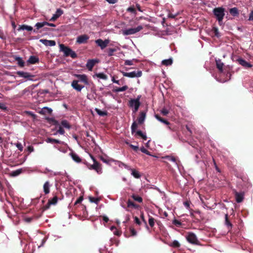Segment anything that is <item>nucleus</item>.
<instances>
[{
  "label": "nucleus",
  "instance_id": "f257e3e1",
  "mask_svg": "<svg viewBox=\"0 0 253 253\" xmlns=\"http://www.w3.org/2000/svg\"><path fill=\"white\" fill-rule=\"evenodd\" d=\"M213 13L219 25L223 24V19L225 15V9L222 7H215L213 9Z\"/></svg>",
  "mask_w": 253,
  "mask_h": 253
},
{
  "label": "nucleus",
  "instance_id": "f03ea898",
  "mask_svg": "<svg viewBox=\"0 0 253 253\" xmlns=\"http://www.w3.org/2000/svg\"><path fill=\"white\" fill-rule=\"evenodd\" d=\"M59 47L60 51L64 52L65 56H70L73 59L77 57L76 53L69 47L64 45L63 44H60Z\"/></svg>",
  "mask_w": 253,
  "mask_h": 253
},
{
  "label": "nucleus",
  "instance_id": "7ed1b4c3",
  "mask_svg": "<svg viewBox=\"0 0 253 253\" xmlns=\"http://www.w3.org/2000/svg\"><path fill=\"white\" fill-rule=\"evenodd\" d=\"M90 156L93 161V164L92 165H88V168L89 169L95 170L98 174L102 173V170L101 164L98 163L92 155Z\"/></svg>",
  "mask_w": 253,
  "mask_h": 253
},
{
  "label": "nucleus",
  "instance_id": "20e7f679",
  "mask_svg": "<svg viewBox=\"0 0 253 253\" xmlns=\"http://www.w3.org/2000/svg\"><path fill=\"white\" fill-rule=\"evenodd\" d=\"M186 239L188 242L192 244L197 245H201L196 235L192 232L188 233V235L186 236Z\"/></svg>",
  "mask_w": 253,
  "mask_h": 253
},
{
  "label": "nucleus",
  "instance_id": "39448f33",
  "mask_svg": "<svg viewBox=\"0 0 253 253\" xmlns=\"http://www.w3.org/2000/svg\"><path fill=\"white\" fill-rule=\"evenodd\" d=\"M121 73L124 76L131 78L135 77H140L142 75V72L141 71H134L129 73L121 71Z\"/></svg>",
  "mask_w": 253,
  "mask_h": 253
},
{
  "label": "nucleus",
  "instance_id": "423d86ee",
  "mask_svg": "<svg viewBox=\"0 0 253 253\" xmlns=\"http://www.w3.org/2000/svg\"><path fill=\"white\" fill-rule=\"evenodd\" d=\"M143 29V27L142 26H138L136 28H130L128 29H126L124 30L123 32V34L124 35H130L134 34L140 31H141Z\"/></svg>",
  "mask_w": 253,
  "mask_h": 253
},
{
  "label": "nucleus",
  "instance_id": "0eeeda50",
  "mask_svg": "<svg viewBox=\"0 0 253 253\" xmlns=\"http://www.w3.org/2000/svg\"><path fill=\"white\" fill-rule=\"evenodd\" d=\"M58 198L57 196H54L52 199H49L47 204L44 206V210L48 209L51 205H55L58 202Z\"/></svg>",
  "mask_w": 253,
  "mask_h": 253
},
{
  "label": "nucleus",
  "instance_id": "6e6552de",
  "mask_svg": "<svg viewBox=\"0 0 253 253\" xmlns=\"http://www.w3.org/2000/svg\"><path fill=\"white\" fill-rule=\"evenodd\" d=\"M89 37L88 35L84 34L78 37L76 42L79 44L85 43L87 42Z\"/></svg>",
  "mask_w": 253,
  "mask_h": 253
},
{
  "label": "nucleus",
  "instance_id": "1a4fd4ad",
  "mask_svg": "<svg viewBox=\"0 0 253 253\" xmlns=\"http://www.w3.org/2000/svg\"><path fill=\"white\" fill-rule=\"evenodd\" d=\"M236 61L238 62L240 65H242L243 67L246 68H252L253 67L252 64L249 62H248L242 58H238L236 59Z\"/></svg>",
  "mask_w": 253,
  "mask_h": 253
},
{
  "label": "nucleus",
  "instance_id": "9d476101",
  "mask_svg": "<svg viewBox=\"0 0 253 253\" xmlns=\"http://www.w3.org/2000/svg\"><path fill=\"white\" fill-rule=\"evenodd\" d=\"M95 42L102 49H104L109 43L108 40H105V41H103L101 39L95 40Z\"/></svg>",
  "mask_w": 253,
  "mask_h": 253
},
{
  "label": "nucleus",
  "instance_id": "9b49d317",
  "mask_svg": "<svg viewBox=\"0 0 253 253\" xmlns=\"http://www.w3.org/2000/svg\"><path fill=\"white\" fill-rule=\"evenodd\" d=\"M74 76L78 79V81H79V82H82L86 85L88 84V79L85 75L75 74Z\"/></svg>",
  "mask_w": 253,
  "mask_h": 253
},
{
  "label": "nucleus",
  "instance_id": "f8f14e48",
  "mask_svg": "<svg viewBox=\"0 0 253 253\" xmlns=\"http://www.w3.org/2000/svg\"><path fill=\"white\" fill-rule=\"evenodd\" d=\"M17 74L21 77L28 79L30 80H33V78L35 77V76L30 74L29 73L23 71H18L17 72Z\"/></svg>",
  "mask_w": 253,
  "mask_h": 253
},
{
  "label": "nucleus",
  "instance_id": "ddd939ff",
  "mask_svg": "<svg viewBox=\"0 0 253 253\" xmlns=\"http://www.w3.org/2000/svg\"><path fill=\"white\" fill-rule=\"evenodd\" d=\"M79 81L73 80L71 84L72 87L78 91H81L82 89L84 87V86L81 84H79L78 83Z\"/></svg>",
  "mask_w": 253,
  "mask_h": 253
},
{
  "label": "nucleus",
  "instance_id": "4468645a",
  "mask_svg": "<svg viewBox=\"0 0 253 253\" xmlns=\"http://www.w3.org/2000/svg\"><path fill=\"white\" fill-rule=\"evenodd\" d=\"M155 117L156 118V119L157 120H158L160 122H161V123H162L167 125L168 126V127L169 128V129L170 130H172V129L171 128V126H169L170 125V123L169 122H168L167 120L163 118L162 117H161L158 114H155Z\"/></svg>",
  "mask_w": 253,
  "mask_h": 253
},
{
  "label": "nucleus",
  "instance_id": "2eb2a0df",
  "mask_svg": "<svg viewBox=\"0 0 253 253\" xmlns=\"http://www.w3.org/2000/svg\"><path fill=\"white\" fill-rule=\"evenodd\" d=\"M97 62L98 61L97 60L89 59L86 63V67L89 71H91L92 70L93 67Z\"/></svg>",
  "mask_w": 253,
  "mask_h": 253
},
{
  "label": "nucleus",
  "instance_id": "dca6fc26",
  "mask_svg": "<svg viewBox=\"0 0 253 253\" xmlns=\"http://www.w3.org/2000/svg\"><path fill=\"white\" fill-rule=\"evenodd\" d=\"M40 42L43 43L46 46H54L56 44V42L53 40H47L46 39H41L40 40Z\"/></svg>",
  "mask_w": 253,
  "mask_h": 253
},
{
  "label": "nucleus",
  "instance_id": "f3484780",
  "mask_svg": "<svg viewBox=\"0 0 253 253\" xmlns=\"http://www.w3.org/2000/svg\"><path fill=\"white\" fill-rule=\"evenodd\" d=\"M234 193L235 194L236 202L238 203L242 202L244 199V193H239L236 190L234 191Z\"/></svg>",
  "mask_w": 253,
  "mask_h": 253
},
{
  "label": "nucleus",
  "instance_id": "a211bd4d",
  "mask_svg": "<svg viewBox=\"0 0 253 253\" xmlns=\"http://www.w3.org/2000/svg\"><path fill=\"white\" fill-rule=\"evenodd\" d=\"M63 13V11L59 8L57 9L56 13L54 14L52 17L50 19L51 21H55L57 18H58Z\"/></svg>",
  "mask_w": 253,
  "mask_h": 253
},
{
  "label": "nucleus",
  "instance_id": "6ab92c4d",
  "mask_svg": "<svg viewBox=\"0 0 253 253\" xmlns=\"http://www.w3.org/2000/svg\"><path fill=\"white\" fill-rule=\"evenodd\" d=\"M140 105L139 97H137L136 99H131L129 101V106L130 107H135L137 106H140Z\"/></svg>",
  "mask_w": 253,
  "mask_h": 253
},
{
  "label": "nucleus",
  "instance_id": "aec40b11",
  "mask_svg": "<svg viewBox=\"0 0 253 253\" xmlns=\"http://www.w3.org/2000/svg\"><path fill=\"white\" fill-rule=\"evenodd\" d=\"M51 186L49 181H46L43 185V192L45 195L48 194L50 192V187Z\"/></svg>",
  "mask_w": 253,
  "mask_h": 253
},
{
  "label": "nucleus",
  "instance_id": "412c9836",
  "mask_svg": "<svg viewBox=\"0 0 253 253\" xmlns=\"http://www.w3.org/2000/svg\"><path fill=\"white\" fill-rule=\"evenodd\" d=\"M46 24H47L46 23V21L37 23L35 25L36 29L34 30V32L35 33H37L39 29L46 26Z\"/></svg>",
  "mask_w": 253,
  "mask_h": 253
},
{
  "label": "nucleus",
  "instance_id": "4be33fe9",
  "mask_svg": "<svg viewBox=\"0 0 253 253\" xmlns=\"http://www.w3.org/2000/svg\"><path fill=\"white\" fill-rule=\"evenodd\" d=\"M52 110L48 107H43L40 112V114L42 115H50L51 114Z\"/></svg>",
  "mask_w": 253,
  "mask_h": 253
},
{
  "label": "nucleus",
  "instance_id": "5701e85b",
  "mask_svg": "<svg viewBox=\"0 0 253 253\" xmlns=\"http://www.w3.org/2000/svg\"><path fill=\"white\" fill-rule=\"evenodd\" d=\"M146 117V113L144 112H141L139 115V116L138 117L137 119L138 123L139 124L141 125L142 124L145 119Z\"/></svg>",
  "mask_w": 253,
  "mask_h": 253
},
{
  "label": "nucleus",
  "instance_id": "b1692460",
  "mask_svg": "<svg viewBox=\"0 0 253 253\" xmlns=\"http://www.w3.org/2000/svg\"><path fill=\"white\" fill-rule=\"evenodd\" d=\"M39 59L38 57L36 56H31L28 60V62L32 64L39 63Z\"/></svg>",
  "mask_w": 253,
  "mask_h": 253
},
{
  "label": "nucleus",
  "instance_id": "393cba45",
  "mask_svg": "<svg viewBox=\"0 0 253 253\" xmlns=\"http://www.w3.org/2000/svg\"><path fill=\"white\" fill-rule=\"evenodd\" d=\"M229 13L233 16H238L239 15V12L237 7H233L229 9Z\"/></svg>",
  "mask_w": 253,
  "mask_h": 253
},
{
  "label": "nucleus",
  "instance_id": "a878e982",
  "mask_svg": "<svg viewBox=\"0 0 253 253\" xmlns=\"http://www.w3.org/2000/svg\"><path fill=\"white\" fill-rule=\"evenodd\" d=\"M216 65L217 68L219 70L220 73H223V63L220 60H216Z\"/></svg>",
  "mask_w": 253,
  "mask_h": 253
},
{
  "label": "nucleus",
  "instance_id": "bb28decb",
  "mask_svg": "<svg viewBox=\"0 0 253 253\" xmlns=\"http://www.w3.org/2000/svg\"><path fill=\"white\" fill-rule=\"evenodd\" d=\"M14 59L15 60V61H17L18 66H19L21 67H23L24 66L25 62L22 60V58L16 56L14 57Z\"/></svg>",
  "mask_w": 253,
  "mask_h": 253
},
{
  "label": "nucleus",
  "instance_id": "cd10ccee",
  "mask_svg": "<svg viewBox=\"0 0 253 253\" xmlns=\"http://www.w3.org/2000/svg\"><path fill=\"white\" fill-rule=\"evenodd\" d=\"M73 160L77 163H80L81 162V159L80 157L75 153L72 152L70 154Z\"/></svg>",
  "mask_w": 253,
  "mask_h": 253
},
{
  "label": "nucleus",
  "instance_id": "c85d7f7f",
  "mask_svg": "<svg viewBox=\"0 0 253 253\" xmlns=\"http://www.w3.org/2000/svg\"><path fill=\"white\" fill-rule=\"evenodd\" d=\"M127 207L128 208H133L136 209H138L139 206L129 199L127 202Z\"/></svg>",
  "mask_w": 253,
  "mask_h": 253
},
{
  "label": "nucleus",
  "instance_id": "c756f323",
  "mask_svg": "<svg viewBox=\"0 0 253 253\" xmlns=\"http://www.w3.org/2000/svg\"><path fill=\"white\" fill-rule=\"evenodd\" d=\"M26 30L28 31H31L33 30V28L32 27L26 25H22L19 26V28L18 29V30Z\"/></svg>",
  "mask_w": 253,
  "mask_h": 253
},
{
  "label": "nucleus",
  "instance_id": "7c9ffc66",
  "mask_svg": "<svg viewBox=\"0 0 253 253\" xmlns=\"http://www.w3.org/2000/svg\"><path fill=\"white\" fill-rule=\"evenodd\" d=\"M128 86L127 85H124L123 87H116V88H114L113 91L114 92H119L121 91H126L128 89Z\"/></svg>",
  "mask_w": 253,
  "mask_h": 253
},
{
  "label": "nucleus",
  "instance_id": "2f4dec72",
  "mask_svg": "<svg viewBox=\"0 0 253 253\" xmlns=\"http://www.w3.org/2000/svg\"><path fill=\"white\" fill-rule=\"evenodd\" d=\"M46 141L47 143H58V144H61L62 143V142L60 140H59L58 139H56L54 138H50V137L47 138Z\"/></svg>",
  "mask_w": 253,
  "mask_h": 253
},
{
  "label": "nucleus",
  "instance_id": "473e14b6",
  "mask_svg": "<svg viewBox=\"0 0 253 253\" xmlns=\"http://www.w3.org/2000/svg\"><path fill=\"white\" fill-rule=\"evenodd\" d=\"M225 223L226 225L227 226L228 229H231L232 224H231V223L230 222V221H229V220L228 219V215L227 214H225Z\"/></svg>",
  "mask_w": 253,
  "mask_h": 253
},
{
  "label": "nucleus",
  "instance_id": "72a5a7b5",
  "mask_svg": "<svg viewBox=\"0 0 253 253\" xmlns=\"http://www.w3.org/2000/svg\"><path fill=\"white\" fill-rule=\"evenodd\" d=\"M130 170L131 171V174L136 178H139L141 177V175L140 174L139 172L135 170V169H130Z\"/></svg>",
  "mask_w": 253,
  "mask_h": 253
},
{
  "label": "nucleus",
  "instance_id": "f704fd0d",
  "mask_svg": "<svg viewBox=\"0 0 253 253\" xmlns=\"http://www.w3.org/2000/svg\"><path fill=\"white\" fill-rule=\"evenodd\" d=\"M61 126L65 128L68 129H70L71 128V126L67 120H62L61 122Z\"/></svg>",
  "mask_w": 253,
  "mask_h": 253
},
{
  "label": "nucleus",
  "instance_id": "c9c22d12",
  "mask_svg": "<svg viewBox=\"0 0 253 253\" xmlns=\"http://www.w3.org/2000/svg\"><path fill=\"white\" fill-rule=\"evenodd\" d=\"M131 198L135 201L138 203H142L143 201L142 198L139 196L138 195H136L135 194H132L131 195Z\"/></svg>",
  "mask_w": 253,
  "mask_h": 253
},
{
  "label": "nucleus",
  "instance_id": "e433bc0d",
  "mask_svg": "<svg viewBox=\"0 0 253 253\" xmlns=\"http://www.w3.org/2000/svg\"><path fill=\"white\" fill-rule=\"evenodd\" d=\"M136 135L141 137L143 140H146L147 139V137L145 134L143 133L141 130H138L136 132Z\"/></svg>",
  "mask_w": 253,
  "mask_h": 253
},
{
  "label": "nucleus",
  "instance_id": "4c0bfd02",
  "mask_svg": "<svg viewBox=\"0 0 253 253\" xmlns=\"http://www.w3.org/2000/svg\"><path fill=\"white\" fill-rule=\"evenodd\" d=\"M162 63L166 66L170 65L172 63V60L171 59H165L162 61Z\"/></svg>",
  "mask_w": 253,
  "mask_h": 253
},
{
  "label": "nucleus",
  "instance_id": "58836bf2",
  "mask_svg": "<svg viewBox=\"0 0 253 253\" xmlns=\"http://www.w3.org/2000/svg\"><path fill=\"white\" fill-rule=\"evenodd\" d=\"M95 110L96 112L101 116H104L107 115V112L106 111H102L98 108H96Z\"/></svg>",
  "mask_w": 253,
  "mask_h": 253
},
{
  "label": "nucleus",
  "instance_id": "ea45409f",
  "mask_svg": "<svg viewBox=\"0 0 253 253\" xmlns=\"http://www.w3.org/2000/svg\"><path fill=\"white\" fill-rule=\"evenodd\" d=\"M127 12L134 14L135 15L136 14V10L134 6H130L126 9Z\"/></svg>",
  "mask_w": 253,
  "mask_h": 253
},
{
  "label": "nucleus",
  "instance_id": "a19ab883",
  "mask_svg": "<svg viewBox=\"0 0 253 253\" xmlns=\"http://www.w3.org/2000/svg\"><path fill=\"white\" fill-rule=\"evenodd\" d=\"M96 76L101 79L106 80L107 79V76L103 73H99L96 74Z\"/></svg>",
  "mask_w": 253,
  "mask_h": 253
},
{
  "label": "nucleus",
  "instance_id": "79ce46f5",
  "mask_svg": "<svg viewBox=\"0 0 253 253\" xmlns=\"http://www.w3.org/2000/svg\"><path fill=\"white\" fill-rule=\"evenodd\" d=\"M22 172V169H18L16 170L12 171L11 173V175L12 176H16L18 175H19Z\"/></svg>",
  "mask_w": 253,
  "mask_h": 253
},
{
  "label": "nucleus",
  "instance_id": "37998d69",
  "mask_svg": "<svg viewBox=\"0 0 253 253\" xmlns=\"http://www.w3.org/2000/svg\"><path fill=\"white\" fill-rule=\"evenodd\" d=\"M89 201L91 202V203H94L96 204H97L99 202V201H100V199L98 198H94V197H89Z\"/></svg>",
  "mask_w": 253,
  "mask_h": 253
},
{
  "label": "nucleus",
  "instance_id": "c03bdc74",
  "mask_svg": "<svg viewBox=\"0 0 253 253\" xmlns=\"http://www.w3.org/2000/svg\"><path fill=\"white\" fill-rule=\"evenodd\" d=\"M171 246L173 248H178L180 247V244L177 241L174 240L171 243Z\"/></svg>",
  "mask_w": 253,
  "mask_h": 253
},
{
  "label": "nucleus",
  "instance_id": "a18cd8bd",
  "mask_svg": "<svg viewBox=\"0 0 253 253\" xmlns=\"http://www.w3.org/2000/svg\"><path fill=\"white\" fill-rule=\"evenodd\" d=\"M137 124L136 123V122H134L131 126V129L132 133H133L134 132H135V130L137 129Z\"/></svg>",
  "mask_w": 253,
  "mask_h": 253
},
{
  "label": "nucleus",
  "instance_id": "49530a36",
  "mask_svg": "<svg viewBox=\"0 0 253 253\" xmlns=\"http://www.w3.org/2000/svg\"><path fill=\"white\" fill-rule=\"evenodd\" d=\"M155 221V219H154V218L153 217L149 216V220H148V222H149V225L151 227H153L154 226V224H155V221Z\"/></svg>",
  "mask_w": 253,
  "mask_h": 253
},
{
  "label": "nucleus",
  "instance_id": "de8ad7c7",
  "mask_svg": "<svg viewBox=\"0 0 253 253\" xmlns=\"http://www.w3.org/2000/svg\"><path fill=\"white\" fill-rule=\"evenodd\" d=\"M172 223L174 225H175L176 226L178 227H180L181 226V225H182L181 222L180 221H179V220H177L176 219H174L173 220Z\"/></svg>",
  "mask_w": 253,
  "mask_h": 253
},
{
  "label": "nucleus",
  "instance_id": "09e8293b",
  "mask_svg": "<svg viewBox=\"0 0 253 253\" xmlns=\"http://www.w3.org/2000/svg\"><path fill=\"white\" fill-rule=\"evenodd\" d=\"M58 133L60 134H62V135H63L65 133V130H64L63 128L62 127V126H61L59 125V128L57 130L56 133Z\"/></svg>",
  "mask_w": 253,
  "mask_h": 253
},
{
  "label": "nucleus",
  "instance_id": "8fccbe9b",
  "mask_svg": "<svg viewBox=\"0 0 253 253\" xmlns=\"http://www.w3.org/2000/svg\"><path fill=\"white\" fill-rule=\"evenodd\" d=\"M129 231H130V232L131 233V236H134L136 235L137 232H136V231L135 230V229L133 227H129Z\"/></svg>",
  "mask_w": 253,
  "mask_h": 253
},
{
  "label": "nucleus",
  "instance_id": "3c124183",
  "mask_svg": "<svg viewBox=\"0 0 253 253\" xmlns=\"http://www.w3.org/2000/svg\"><path fill=\"white\" fill-rule=\"evenodd\" d=\"M166 159L169 161L175 162L177 164L176 159L173 156H167L166 157Z\"/></svg>",
  "mask_w": 253,
  "mask_h": 253
},
{
  "label": "nucleus",
  "instance_id": "603ef678",
  "mask_svg": "<svg viewBox=\"0 0 253 253\" xmlns=\"http://www.w3.org/2000/svg\"><path fill=\"white\" fill-rule=\"evenodd\" d=\"M117 49L116 48H109L108 51V55L109 56H111L113 55V53L114 52L116 51Z\"/></svg>",
  "mask_w": 253,
  "mask_h": 253
},
{
  "label": "nucleus",
  "instance_id": "864d4df0",
  "mask_svg": "<svg viewBox=\"0 0 253 253\" xmlns=\"http://www.w3.org/2000/svg\"><path fill=\"white\" fill-rule=\"evenodd\" d=\"M140 218H141L142 221L144 223V224H145L146 227L148 228L147 222H146V220L144 218V213L143 212H141Z\"/></svg>",
  "mask_w": 253,
  "mask_h": 253
},
{
  "label": "nucleus",
  "instance_id": "5fc2aeb1",
  "mask_svg": "<svg viewBox=\"0 0 253 253\" xmlns=\"http://www.w3.org/2000/svg\"><path fill=\"white\" fill-rule=\"evenodd\" d=\"M161 113L163 116H167L169 112L167 109L164 108L161 110Z\"/></svg>",
  "mask_w": 253,
  "mask_h": 253
},
{
  "label": "nucleus",
  "instance_id": "6e6d98bb",
  "mask_svg": "<svg viewBox=\"0 0 253 253\" xmlns=\"http://www.w3.org/2000/svg\"><path fill=\"white\" fill-rule=\"evenodd\" d=\"M99 158L100 159L105 163L108 164L110 162V160L109 159L104 158L103 156H101L99 157Z\"/></svg>",
  "mask_w": 253,
  "mask_h": 253
},
{
  "label": "nucleus",
  "instance_id": "4d7b16f0",
  "mask_svg": "<svg viewBox=\"0 0 253 253\" xmlns=\"http://www.w3.org/2000/svg\"><path fill=\"white\" fill-rule=\"evenodd\" d=\"M16 146L18 149V150H19L20 151H23V146H22V145L21 144V143L17 142L16 144Z\"/></svg>",
  "mask_w": 253,
  "mask_h": 253
},
{
  "label": "nucleus",
  "instance_id": "13d9d810",
  "mask_svg": "<svg viewBox=\"0 0 253 253\" xmlns=\"http://www.w3.org/2000/svg\"><path fill=\"white\" fill-rule=\"evenodd\" d=\"M134 221L136 224L139 225L141 224V222L137 216L134 217Z\"/></svg>",
  "mask_w": 253,
  "mask_h": 253
},
{
  "label": "nucleus",
  "instance_id": "bf43d9fd",
  "mask_svg": "<svg viewBox=\"0 0 253 253\" xmlns=\"http://www.w3.org/2000/svg\"><path fill=\"white\" fill-rule=\"evenodd\" d=\"M140 150L142 152H143L146 154L150 155V152L143 147L141 148Z\"/></svg>",
  "mask_w": 253,
  "mask_h": 253
},
{
  "label": "nucleus",
  "instance_id": "052dcab7",
  "mask_svg": "<svg viewBox=\"0 0 253 253\" xmlns=\"http://www.w3.org/2000/svg\"><path fill=\"white\" fill-rule=\"evenodd\" d=\"M125 65H133V61L126 60L125 62Z\"/></svg>",
  "mask_w": 253,
  "mask_h": 253
},
{
  "label": "nucleus",
  "instance_id": "680f3d73",
  "mask_svg": "<svg viewBox=\"0 0 253 253\" xmlns=\"http://www.w3.org/2000/svg\"><path fill=\"white\" fill-rule=\"evenodd\" d=\"M83 200V197L82 196L80 197L77 201L75 203V205H77L78 204H80L82 202V201Z\"/></svg>",
  "mask_w": 253,
  "mask_h": 253
},
{
  "label": "nucleus",
  "instance_id": "e2e57ef3",
  "mask_svg": "<svg viewBox=\"0 0 253 253\" xmlns=\"http://www.w3.org/2000/svg\"><path fill=\"white\" fill-rule=\"evenodd\" d=\"M26 113L28 114L29 116L32 117L34 119H35L37 117L36 115L34 114L33 112L30 111H27Z\"/></svg>",
  "mask_w": 253,
  "mask_h": 253
},
{
  "label": "nucleus",
  "instance_id": "0e129e2a",
  "mask_svg": "<svg viewBox=\"0 0 253 253\" xmlns=\"http://www.w3.org/2000/svg\"><path fill=\"white\" fill-rule=\"evenodd\" d=\"M27 150L29 151V153H31L34 151V149L32 146H29L27 147Z\"/></svg>",
  "mask_w": 253,
  "mask_h": 253
},
{
  "label": "nucleus",
  "instance_id": "69168bd1",
  "mask_svg": "<svg viewBox=\"0 0 253 253\" xmlns=\"http://www.w3.org/2000/svg\"><path fill=\"white\" fill-rule=\"evenodd\" d=\"M130 147L132 148L134 151H137L138 150V146H134L132 144L130 145Z\"/></svg>",
  "mask_w": 253,
  "mask_h": 253
},
{
  "label": "nucleus",
  "instance_id": "338daca9",
  "mask_svg": "<svg viewBox=\"0 0 253 253\" xmlns=\"http://www.w3.org/2000/svg\"><path fill=\"white\" fill-rule=\"evenodd\" d=\"M213 31H214V34L216 36V37H218V29L217 28H213Z\"/></svg>",
  "mask_w": 253,
  "mask_h": 253
},
{
  "label": "nucleus",
  "instance_id": "774afa93",
  "mask_svg": "<svg viewBox=\"0 0 253 253\" xmlns=\"http://www.w3.org/2000/svg\"><path fill=\"white\" fill-rule=\"evenodd\" d=\"M249 20L253 21V11H252L250 14Z\"/></svg>",
  "mask_w": 253,
  "mask_h": 253
}]
</instances>
